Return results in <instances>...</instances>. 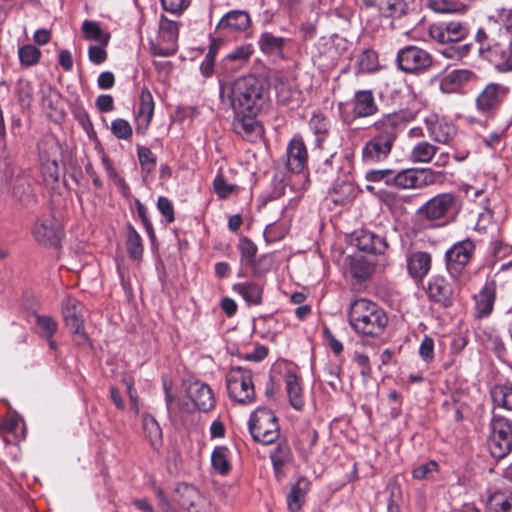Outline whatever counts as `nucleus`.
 <instances>
[{"instance_id": "obj_1", "label": "nucleus", "mask_w": 512, "mask_h": 512, "mask_svg": "<svg viewBox=\"0 0 512 512\" xmlns=\"http://www.w3.org/2000/svg\"><path fill=\"white\" fill-rule=\"evenodd\" d=\"M220 98L235 114L258 113L267 101L261 81L252 75L223 83Z\"/></svg>"}, {"instance_id": "obj_2", "label": "nucleus", "mask_w": 512, "mask_h": 512, "mask_svg": "<svg viewBox=\"0 0 512 512\" xmlns=\"http://www.w3.org/2000/svg\"><path fill=\"white\" fill-rule=\"evenodd\" d=\"M383 315V311L375 303L367 299H358L351 303L349 322L359 333L379 336L384 331Z\"/></svg>"}, {"instance_id": "obj_3", "label": "nucleus", "mask_w": 512, "mask_h": 512, "mask_svg": "<svg viewBox=\"0 0 512 512\" xmlns=\"http://www.w3.org/2000/svg\"><path fill=\"white\" fill-rule=\"evenodd\" d=\"M461 210V201L454 193H441L423 204L417 211L420 218L441 225L455 221Z\"/></svg>"}, {"instance_id": "obj_4", "label": "nucleus", "mask_w": 512, "mask_h": 512, "mask_svg": "<svg viewBox=\"0 0 512 512\" xmlns=\"http://www.w3.org/2000/svg\"><path fill=\"white\" fill-rule=\"evenodd\" d=\"M488 449L495 459H503L512 451V422L494 416L490 424Z\"/></svg>"}, {"instance_id": "obj_5", "label": "nucleus", "mask_w": 512, "mask_h": 512, "mask_svg": "<svg viewBox=\"0 0 512 512\" xmlns=\"http://www.w3.org/2000/svg\"><path fill=\"white\" fill-rule=\"evenodd\" d=\"M249 429L253 439L265 445L273 443L279 437L277 418L266 408H259L251 415Z\"/></svg>"}, {"instance_id": "obj_6", "label": "nucleus", "mask_w": 512, "mask_h": 512, "mask_svg": "<svg viewBox=\"0 0 512 512\" xmlns=\"http://www.w3.org/2000/svg\"><path fill=\"white\" fill-rule=\"evenodd\" d=\"M229 396L238 403H251L255 396L252 373L250 370L235 366L226 377Z\"/></svg>"}, {"instance_id": "obj_7", "label": "nucleus", "mask_w": 512, "mask_h": 512, "mask_svg": "<svg viewBox=\"0 0 512 512\" xmlns=\"http://www.w3.org/2000/svg\"><path fill=\"white\" fill-rule=\"evenodd\" d=\"M476 245L470 238L455 243L445 253V262L448 273L454 279L464 272L465 268L472 261Z\"/></svg>"}, {"instance_id": "obj_8", "label": "nucleus", "mask_w": 512, "mask_h": 512, "mask_svg": "<svg viewBox=\"0 0 512 512\" xmlns=\"http://www.w3.org/2000/svg\"><path fill=\"white\" fill-rule=\"evenodd\" d=\"M510 89L502 83H488L476 97V109L484 116H493L507 98Z\"/></svg>"}, {"instance_id": "obj_9", "label": "nucleus", "mask_w": 512, "mask_h": 512, "mask_svg": "<svg viewBox=\"0 0 512 512\" xmlns=\"http://www.w3.org/2000/svg\"><path fill=\"white\" fill-rule=\"evenodd\" d=\"M396 64L407 73H416L428 69L432 65L431 55L417 46H407L397 53Z\"/></svg>"}, {"instance_id": "obj_10", "label": "nucleus", "mask_w": 512, "mask_h": 512, "mask_svg": "<svg viewBox=\"0 0 512 512\" xmlns=\"http://www.w3.org/2000/svg\"><path fill=\"white\" fill-rule=\"evenodd\" d=\"M177 41V23L162 16L159 23L157 40L151 44L153 53L163 57L170 56L177 50Z\"/></svg>"}, {"instance_id": "obj_11", "label": "nucleus", "mask_w": 512, "mask_h": 512, "mask_svg": "<svg viewBox=\"0 0 512 512\" xmlns=\"http://www.w3.org/2000/svg\"><path fill=\"white\" fill-rule=\"evenodd\" d=\"M173 498L187 512H211V505L208 499L192 485H177Z\"/></svg>"}, {"instance_id": "obj_12", "label": "nucleus", "mask_w": 512, "mask_h": 512, "mask_svg": "<svg viewBox=\"0 0 512 512\" xmlns=\"http://www.w3.org/2000/svg\"><path fill=\"white\" fill-rule=\"evenodd\" d=\"M430 38L440 44H448L463 40L468 34V28L460 21L433 23L429 26Z\"/></svg>"}, {"instance_id": "obj_13", "label": "nucleus", "mask_w": 512, "mask_h": 512, "mask_svg": "<svg viewBox=\"0 0 512 512\" xmlns=\"http://www.w3.org/2000/svg\"><path fill=\"white\" fill-rule=\"evenodd\" d=\"M59 144L54 139L45 140L40 146V166L46 182H55L59 177Z\"/></svg>"}, {"instance_id": "obj_14", "label": "nucleus", "mask_w": 512, "mask_h": 512, "mask_svg": "<svg viewBox=\"0 0 512 512\" xmlns=\"http://www.w3.org/2000/svg\"><path fill=\"white\" fill-rule=\"evenodd\" d=\"M33 235L40 244L55 246L61 239L62 225L51 215L42 217L34 225Z\"/></svg>"}, {"instance_id": "obj_15", "label": "nucleus", "mask_w": 512, "mask_h": 512, "mask_svg": "<svg viewBox=\"0 0 512 512\" xmlns=\"http://www.w3.org/2000/svg\"><path fill=\"white\" fill-rule=\"evenodd\" d=\"M386 184L402 189L420 188L427 184L426 170L405 169L398 173L386 169Z\"/></svg>"}, {"instance_id": "obj_16", "label": "nucleus", "mask_w": 512, "mask_h": 512, "mask_svg": "<svg viewBox=\"0 0 512 512\" xmlns=\"http://www.w3.org/2000/svg\"><path fill=\"white\" fill-rule=\"evenodd\" d=\"M390 18V28L399 30L407 35L410 31V23L407 18V3L405 0H386V20Z\"/></svg>"}, {"instance_id": "obj_17", "label": "nucleus", "mask_w": 512, "mask_h": 512, "mask_svg": "<svg viewBox=\"0 0 512 512\" xmlns=\"http://www.w3.org/2000/svg\"><path fill=\"white\" fill-rule=\"evenodd\" d=\"M251 25L250 15L244 10H233L226 13L217 25V29L226 33L245 31Z\"/></svg>"}, {"instance_id": "obj_18", "label": "nucleus", "mask_w": 512, "mask_h": 512, "mask_svg": "<svg viewBox=\"0 0 512 512\" xmlns=\"http://www.w3.org/2000/svg\"><path fill=\"white\" fill-rule=\"evenodd\" d=\"M428 294L435 302L447 308L453 303L455 290L445 278L437 276L429 282Z\"/></svg>"}, {"instance_id": "obj_19", "label": "nucleus", "mask_w": 512, "mask_h": 512, "mask_svg": "<svg viewBox=\"0 0 512 512\" xmlns=\"http://www.w3.org/2000/svg\"><path fill=\"white\" fill-rule=\"evenodd\" d=\"M154 113V100L151 92L144 88L140 94V104L136 115V132L144 134Z\"/></svg>"}, {"instance_id": "obj_20", "label": "nucleus", "mask_w": 512, "mask_h": 512, "mask_svg": "<svg viewBox=\"0 0 512 512\" xmlns=\"http://www.w3.org/2000/svg\"><path fill=\"white\" fill-rule=\"evenodd\" d=\"M373 271L374 265L367 256L358 253L347 258V272L356 281H366Z\"/></svg>"}, {"instance_id": "obj_21", "label": "nucleus", "mask_w": 512, "mask_h": 512, "mask_svg": "<svg viewBox=\"0 0 512 512\" xmlns=\"http://www.w3.org/2000/svg\"><path fill=\"white\" fill-rule=\"evenodd\" d=\"M188 396L200 411L208 412L214 407L215 399L213 392L204 383H192L188 388Z\"/></svg>"}, {"instance_id": "obj_22", "label": "nucleus", "mask_w": 512, "mask_h": 512, "mask_svg": "<svg viewBox=\"0 0 512 512\" xmlns=\"http://www.w3.org/2000/svg\"><path fill=\"white\" fill-rule=\"evenodd\" d=\"M424 124L429 136L439 143H448L456 134V128L453 124L439 120L434 116L426 118Z\"/></svg>"}, {"instance_id": "obj_23", "label": "nucleus", "mask_w": 512, "mask_h": 512, "mask_svg": "<svg viewBox=\"0 0 512 512\" xmlns=\"http://www.w3.org/2000/svg\"><path fill=\"white\" fill-rule=\"evenodd\" d=\"M307 162V150L300 138H293L287 147V167L290 171L301 172Z\"/></svg>"}, {"instance_id": "obj_24", "label": "nucleus", "mask_w": 512, "mask_h": 512, "mask_svg": "<svg viewBox=\"0 0 512 512\" xmlns=\"http://www.w3.org/2000/svg\"><path fill=\"white\" fill-rule=\"evenodd\" d=\"M289 39L276 36L271 32H263L259 36L258 45L261 52L278 59H285L284 48Z\"/></svg>"}, {"instance_id": "obj_25", "label": "nucleus", "mask_w": 512, "mask_h": 512, "mask_svg": "<svg viewBox=\"0 0 512 512\" xmlns=\"http://www.w3.org/2000/svg\"><path fill=\"white\" fill-rule=\"evenodd\" d=\"M432 257L428 252L417 251L407 257L409 274L418 280H422L430 271Z\"/></svg>"}, {"instance_id": "obj_26", "label": "nucleus", "mask_w": 512, "mask_h": 512, "mask_svg": "<svg viewBox=\"0 0 512 512\" xmlns=\"http://www.w3.org/2000/svg\"><path fill=\"white\" fill-rule=\"evenodd\" d=\"M257 113L235 114L233 121L234 131L244 138L252 139L261 134V126L255 120Z\"/></svg>"}, {"instance_id": "obj_27", "label": "nucleus", "mask_w": 512, "mask_h": 512, "mask_svg": "<svg viewBox=\"0 0 512 512\" xmlns=\"http://www.w3.org/2000/svg\"><path fill=\"white\" fill-rule=\"evenodd\" d=\"M496 299V287L493 282L486 283L475 296V312L477 317H487L493 310Z\"/></svg>"}, {"instance_id": "obj_28", "label": "nucleus", "mask_w": 512, "mask_h": 512, "mask_svg": "<svg viewBox=\"0 0 512 512\" xmlns=\"http://www.w3.org/2000/svg\"><path fill=\"white\" fill-rule=\"evenodd\" d=\"M61 312L67 327H80L84 323L81 303L71 297L64 298L61 305Z\"/></svg>"}, {"instance_id": "obj_29", "label": "nucleus", "mask_w": 512, "mask_h": 512, "mask_svg": "<svg viewBox=\"0 0 512 512\" xmlns=\"http://www.w3.org/2000/svg\"><path fill=\"white\" fill-rule=\"evenodd\" d=\"M285 385L291 406L300 410L304 406V395L301 379L293 372L287 371L285 374Z\"/></svg>"}, {"instance_id": "obj_30", "label": "nucleus", "mask_w": 512, "mask_h": 512, "mask_svg": "<svg viewBox=\"0 0 512 512\" xmlns=\"http://www.w3.org/2000/svg\"><path fill=\"white\" fill-rule=\"evenodd\" d=\"M357 195L355 186L347 181L336 183L329 192L328 199L336 205H346Z\"/></svg>"}, {"instance_id": "obj_31", "label": "nucleus", "mask_w": 512, "mask_h": 512, "mask_svg": "<svg viewBox=\"0 0 512 512\" xmlns=\"http://www.w3.org/2000/svg\"><path fill=\"white\" fill-rule=\"evenodd\" d=\"M486 510L487 512H512V491L493 492L487 500Z\"/></svg>"}, {"instance_id": "obj_32", "label": "nucleus", "mask_w": 512, "mask_h": 512, "mask_svg": "<svg viewBox=\"0 0 512 512\" xmlns=\"http://www.w3.org/2000/svg\"><path fill=\"white\" fill-rule=\"evenodd\" d=\"M275 476L279 479L283 476V467L292 460V452L285 442L279 443L270 453Z\"/></svg>"}, {"instance_id": "obj_33", "label": "nucleus", "mask_w": 512, "mask_h": 512, "mask_svg": "<svg viewBox=\"0 0 512 512\" xmlns=\"http://www.w3.org/2000/svg\"><path fill=\"white\" fill-rule=\"evenodd\" d=\"M233 290L240 294L248 304L259 305L261 303L263 289L258 283H237L233 285Z\"/></svg>"}, {"instance_id": "obj_34", "label": "nucleus", "mask_w": 512, "mask_h": 512, "mask_svg": "<svg viewBox=\"0 0 512 512\" xmlns=\"http://www.w3.org/2000/svg\"><path fill=\"white\" fill-rule=\"evenodd\" d=\"M81 31L87 41H95L98 44L107 45L110 40V34L103 30L99 23L92 20H85L82 23Z\"/></svg>"}, {"instance_id": "obj_35", "label": "nucleus", "mask_w": 512, "mask_h": 512, "mask_svg": "<svg viewBox=\"0 0 512 512\" xmlns=\"http://www.w3.org/2000/svg\"><path fill=\"white\" fill-rule=\"evenodd\" d=\"M489 61L494 63L496 69L500 72L512 71V38L506 48H501L498 44L497 50L493 56L489 57Z\"/></svg>"}, {"instance_id": "obj_36", "label": "nucleus", "mask_w": 512, "mask_h": 512, "mask_svg": "<svg viewBox=\"0 0 512 512\" xmlns=\"http://www.w3.org/2000/svg\"><path fill=\"white\" fill-rule=\"evenodd\" d=\"M9 191L20 202H25L32 196L31 183L24 175H17L11 180Z\"/></svg>"}, {"instance_id": "obj_37", "label": "nucleus", "mask_w": 512, "mask_h": 512, "mask_svg": "<svg viewBox=\"0 0 512 512\" xmlns=\"http://www.w3.org/2000/svg\"><path fill=\"white\" fill-rule=\"evenodd\" d=\"M142 426L143 433L150 444L154 448H158L162 443V430L156 419L149 414H145L142 418Z\"/></svg>"}, {"instance_id": "obj_38", "label": "nucleus", "mask_w": 512, "mask_h": 512, "mask_svg": "<svg viewBox=\"0 0 512 512\" xmlns=\"http://www.w3.org/2000/svg\"><path fill=\"white\" fill-rule=\"evenodd\" d=\"M376 110L374 99L370 91H359L355 95L354 113L359 117L373 114Z\"/></svg>"}, {"instance_id": "obj_39", "label": "nucleus", "mask_w": 512, "mask_h": 512, "mask_svg": "<svg viewBox=\"0 0 512 512\" xmlns=\"http://www.w3.org/2000/svg\"><path fill=\"white\" fill-rule=\"evenodd\" d=\"M308 487L309 482L303 478L299 479L297 483L293 485L287 496V505L290 511L294 512L301 508Z\"/></svg>"}, {"instance_id": "obj_40", "label": "nucleus", "mask_w": 512, "mask_h": 512, "mask_svg": "<svg viewBox=\"0 0 512 512\" xmlns=\"http://www.w3.org/2000/svg\"><path fill=\"white\" fill-rule=\"evenodd\" d=\"M427 6L437 13H464L468 4L452 0H427Z\"/></svg>"}, {"instance_id": "obj_41", "label": "nucleus", "mask_w": 512, "mask_h": 512, "mask_svg": "<svg viewBox=\"0 0 512 512\" xmlns=\"http://www.w3.org/2000/svg\"><path fill=\"white\" fill-rule=\"evenodd\" d=\"M437 147L427 141H421L414 146L411 160L417 163H428L435 156Z\"/></svg>"}, {"instance_id": "obj_42", "label": "nucleus", "mask_w": 512, "mask_h": 512, "mask_svg": "<svg viewBox=\"0 0 512 512\" xmlns=\"http://www.w3.org/2000/svg\"><path fill=\"white\" fill-rule=\"evenodd\" d=\"M491 395L495 404L512 411V385H496L492 389Z\"/></svg>"}, {"instance_id": "obj_43", "label": "nucleus", "mask_w": 512, "mask_h": 512, "mask_svg": "<svg viewBox=\"0 0 512 512\" xmlns=\"http://www.w3.org/2000/svg\"><path fill=\"white\" fill-rule=\"evenodd\" d=\"M229 450L224 446L216 447L211 454V463L218 473L225 475L230 470V463L228 460Z\"/></svg>"}, {"instance_id": "obj_44", "label": "nucleus", "mask_w": 512, "mask_h": 512, "mask_svg": "<svg viewBox=\"0 0 512 512\" xmlns=\"http://www.w3.org/2000/svg\"><path fill=\"white\" fill-rule=\"evenodd\" d=\"M126 248L130 257L138 259L143 253L142 239L133 226H128Z\"/></svg>"}, {"instance_id": "obj_45", "label": "nucleus", "mask_w": 512, "mask_h": 512, "mask_svg": "<svg viewBox=\"0 0 512 512\" xmlns=\"http://www.w3.org/2000/svg\"><path fill=\"white\" fill-rule=\"evenodd\" d=\"M476 41L479 44L480 54L487 60H489L490 56H493V53H495L499 44L494 39H490L484 29H478L476 33Z\"/></svg>"}, {"instance_id": "obj_46", "label": "nucleus", "mask_w": 512, "mask_h": 512, "mask_svg": "<svg viewBox=\"0 0 512 512\" xmlns=\"http://www.w3.org/2000/svg\"><path fill=\"white\" fill-rule=\"evenodd\" d=\"M384 151V140L382 137H375L369 141L364 150L363 155L366 160L379 161Z\"/></svg>"}, {"instance_id": "obj_47", "label": "nucleus", "mask_w": 512, "mask_h": 512, "mask_svg": "<svg viewBox=\"0 0 512 512\" xmlns=\"http://www.w3.org/2000/svg\"><path fill=\"white\" fill-rule=\"evenodd\" d=\"M289 232V225L286 222H275L268 225L264 230V237L268 242L281 240Z\"/></svg>"}, {"instance_id": "obj_48", "label": "nucleus", "mask_w": 512, "mask_h": 512, "mask_svg": "<svg viewBox=\"0 0 512 512\" xmlns=\"http://www.w3.org/2000/svg\"><path fill=\"white\" fill-rule=\"evenodd\" d=\"M310 129L317 136V143L319 144L323 141L325 135L327 134L330 124L329 121L320 114H314L309 121Z\"/></svg>"}, {"instance_id": "obj_49", "label": "nucleus", "mask_w": 512, "mask_h": 512, "mask_svg": "<svg viewBox=\"0 0 512 512\" xmlns=\"http://www.w3.org/2000/svg\"><path fill=\"white\" fill-rule=\"evenodd\" d=\"M20 62L25 66L36 64L41 56L40 50L33 45H25L18 51Z\"/></svg>"}, {"instance_id": "obj_50", "label": "nucleus", "mask_w": 512, "mask_h": 512, "mask_svg": "<svg viewBox=\"0 0 512 512\" xmlns=\"http://www.w3.org/2000/svg\"><path fill=\"white\" fill-rule=\"evenodd\" d=\"M36 325L47 338H52L58 330V323L54 318L48 315H37Z\"/></svg>"}, {"instance_id": "obj_51", "label": "nucleus", "mask_w": 512, "mask_h": 512, "mask_svg": "<svg viewBox=\"0 0 512 512\" xmlns=\"http://www.w3.org/2000/svg\"><path fill=\"white\" fill-rule=\"evenodd\" d=\"M111 132L116 138L127 140L132 136V127L127 120L118 118L112 121Z\"/></svg>"}, {"instance_id": "obj_52", "label": "nucleus", "mask_w": 512, "mask_h": 512, "mask_svg": "<svg viewBox=\"0 0 512 512\" xmlns=\"http://www.w3.org/2000/svg\"><path fill=\"white\" fill-rule=\"evenodd\" d=\"M253 52L254 49L252 44H244L227 54L226 60L237 63H244L249 60Z\"/></svg>"}, {"instance_id": "obj_53", "label": "nucleus", "mask_w": 512, "mask_h": 512, "mask_svg": "<svg viewBox=\"0 0 512 512\" xmlns=\"http://www.w3.org/2000/svg\"><path fill=\"white\" fill-rule=\"evenodd\" d=\"M359 69L362 72H373L378 69V58L375 52L365 51L358 59Z\"/></svg>"}, {"instance_id": "obj_54", "label": "nucleus", "mask_w": 512, "mask_h": 512, "mask_svg": "<svg viewBox=\"0 0 512 512\" xmlns=\"http://www.w3.org/2000/svg\"><path fill=\"white\" fill-rule=\"evenodd\" d=\"M472 76V72L468 70H453L450 73H448L443 81H442V87H444L447 84H456L461 85L465 82H468Z\"/></svg>"}, {"instance_id": "obj_55", "label": "nucleus", "mask_w": 512, "mask_h": 512, "mask_svg": "<svg viewBox=\"0 0 512 512\" xmlns=\"http://www.w3.org/2000/svg\"><path fill=\"white\" fill-rule=\"evenodd\" d=\"M238 248L241 252L242 258L248 263L252 264L253 259L257 252L256 245L246 237L239 240Z\"/></svg>"}, {"instance_id": "obj_56", "label": "nucleus", "mask_w": 512, "mask_h": 512, "mask_svg": "<svg viewBox=\"0 0 512 512\" xmlns=\"http://www.w3.org/2000/svg\"><path fill=\"white\" fill-rule=\"evenodd\" d=\"M438 470V464L435 461H428L417 468H415L412 472L413 477L418 480L429 479L433 477L434 473Z\"/></svg>"}, {"instance_id": "obj_57", "label": "nucleus", "mask_w": 512, "mask_h": 512, "mask_svg": "<svg viewBox=\"0 0 512 512\" xmlns=\"http://www.w3.org/2000/svg\"><path fill=\"white\" fill-rule=\"evenodd\" d=\"M139 162L143 169L147 172L152 171L155 168L156 160L150 149L141 147L138 149Z\"/></svg>"}, {"instance_id": "obj_58", "label": "nucleus", "mask_w": 512, "mask_h": 512, "mask_svg": "<svg viewBox=\"0 0 512 512\" xmlns=\"http://www.w3.org/2000/svg\"><path fill=\"white\" fill-rule=\"evenodd\" d=\"M214 190L220 198H227L235 189V186L226 182L223 176L218 175L213 182Z\"/></svg>"}, {"instance_id": "obj_59", "label": "nucleus", "mask_w": 512, "mask_h": 512, "mask_svg": "<svg viewBox=\"0 0 512 512\" xmlns=\"http://www.w3.org/2000/svg\"><path fill=\"white\" fill-rule=\"evenodd\" d=\"M420 356L428 363L434 359V341L431 337L425 336L419 349Z\"/></svg>"}, {"instance_id": "obj_60", "label": "nucleus", "mask_w": 512, "mask_h": 512, "mask_svg": "<svg viewBox=\"0 0 512 512\" xmlns=\"http://www.w3.org/2000/svg\"><path fill=\"white\" fill-rule=\"evenodd\" d=\"M107 45H92L88 49V57L94 64H101L107 59V52L105 47Z\"/></svg>"}, {"instance_id": "obj_61", "label": "nucleus", "mask_w": 512, "mask_h": 512, "mask_svg": "<svg viewBox=\"0 0 512 512\" xmlns=\"http://www.w3.org/2000/svg\"><path fill=\"white\" fill-rule=\"evenodd\" d=\"M161 4L165 11L177 14L189 6L190 0H161Z\"/></svg>"}, {"instance_id": "obj_62", "label": "nucleus", "mask_w": 512, "mask_h": 512, "mask_svg": "<svg viewBox=\"0 0 512 512\" xmlns=\"http://www.w3.org/2000/svg\"><path fill=\"white\" fill-rule=\"evenodd\" d=\"M19 425L20 420L18 419V417L14 415H9L3 420L0 426V434H16Z\"/></svg>"}, {"instance_id": "obj_63", "label": "nucleus", "mask_w": 512, "mask_h": 512, "mask_svg": "<svg viewBox=\"0 0 512 512\" xmlns=\"http://www.w3.org/2000/svg\"><path fill=\"white\" fill-rule=\"evenodd\" d=\"M157 207L168 223L174 221V209L170 200L165 197H159Z\"/></svg>"}, {"instance_id": "obj_64", "label": "nucleus", "mask_w": 512, "mask_h": 512, "mask_svg": "<svg viewBox=\"0 0 512 512\" xmlns=\"http://www.w3.org/2000/svg\"><path fill=\"white\" fill-rule=\"evenodd\" d=\"M216 49H217V46L215 43H213V45H211L208 53L205 56V59H204L202 65H201V71H202L203 75H205V76H209L213 71Z\"/></svg>"}]
</instances>
